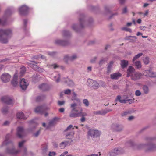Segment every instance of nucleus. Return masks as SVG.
<instances>
[{
  "label": "nucleus",
  "instance_id": "nucleus-8",
  "mask_svg": "<svg viewBox=\"0 0 156 156\" xmlns=\"http://www.w3.org/2000/svg\"><path fill=\"white\" fill-rule=\"evenodd\" d=\"M50 109L48 107L44 105L37 107L34 109V112L37 113L42 114L45 110H48Z\"/></svg>",
  "mask_w": 156,
  "mask_h": 156
},
{
  "label": "nucleus",
  "instance_id": "nucleus-60",
  "mask_svg": "<svg viewBox=\"0 0 156 156\" xmlns=\"http://www.w3.org/2000/svg\"><path fill=\"white\" fill-rule=\"evenodd\" d=\"M41 99H42V97L38 96L36 98V101H40Z\"/></svg>",
  "mask_w": 156,
  "mask_h": 156
},
{
  "label": "nucleus",
  "instance_id": "nucleus-35",
  "mask_svg": "<svg viewBox=\"0 0 156 156\" xmlns=\"http://www.w3.org/2000/svg\"><path fill=\"white\" fill-rule=\"evenodd\" d=\"M135 66H136L137 69H139L141 67V65L140 61H137L134 63Z\"/></svg>",
  "mask_w": 156,
  "mask_h": 156
},
{
  "label": "nucleus",
  "instance_id": "nucleus-30",
  "mask_svg": "<svg viewBox=\"0 0 156 156\" xmlns=\"http://www.w3.org/2000/svg\"><path fill=\"white\" fill-rule=\"evenodd\" d=\"M128 64V61L126 60H121L120 65L122 68H125L126 67Z\"/></svg>",
  "mask_w": 156,
  "mask_h": 156
},
{
  "label": "nucleus",
  "instance_id": "nucleus-27",
  "mask_svg": "<svg viewBox=\"0 0 156 156\" xmlns=\"http://www.w3.org/2000/svg\"><path fill=\"white\" fill-rule=\"evenodd\" d=\"M58 118H55L51 121L49 124V126H53L55 125L58 121Z\"/></svg>",
  "mask_w": 156,
  "mask_h": 156
},
{
  "label": "nucleus",
  "instance_id": "nucleus-12",
  "mask_svg": "<svg viewBox=\"0 0 156 156\" xmlns=\"http://www.w3.org/2000/svg\"><path fill=\"white\" fill-rule=\"evenodd\" d=\"M121 97L120 95H118L117 98L115 99V101H119L121 103H128L131 104L134 101L132 99H121Z\"/></svg>",
  "mask_w": 156,
  "mask_h": 156
},
{
  "label": "nucleus",
  "instance_id": "nucleus-45",
  "mask_svg": "<svg viewBox=\"0 0 156 156\" xmlns=\"http://www.w3.org/2000/svg\"><path fill=\"white\" fill-rule=\"evenodd\" d=\"M56 153L55 151H50L49 152L48 156H55Z\"/></svg>",
  "mask_w": 156,
  "mask_h": 156
},
{
  "label": "nucleus",
  "instance_id": "nucleus-18",
  "mask_svg": "<svg viewBox=\"0 0 156 156\" xmlns=\"http://www.w3.org/2000/svg\"><path fill=\"white\" fill-rule=\"evenodd\" d=\"M17 134L19 138H21L25 135V132L23 127H19L17 129Z\"/></svg>",
  "mask_w": 156,
  "mask_h": 156
},
{
  "label": "nucleus",
  "instance_id": "nucleus-13",
  "mask_svg": "<svg viewBox=\"0 0 156 156\" xmlns=\"http://www.w3.org/2000/svg\"><path fill=\"white\" fill-rule=\"evenodd\" d=\"M1 100L2 102L7 104H11L13 103L12 99L8 96H4L2 97Z\"/></svg>",
  "mask_w": 156,
  "mask_h": 156
},
{
  "label": "nucleus",
  "instance_id": "nucleus-9",
  "mask_svg": "<svg viewBox=\"0 0 156 156\" xmlns=\"http://www.w3.org/2000/svg\"><path fill=\"white\" fill-rule=\"evenodd\" d=\"M122 153V149L120 148H115L109 152L110 156H115Z\"/></svg>",
  "mask_w": 156,
  "mask_h": 156
},
{
  "label": "nucleus",
  "instance_id": "nucleus-4",
  "mask_svg": "<svg viewBox=\"0 0 156 156\" xmlns=\"http://www.w3.org/2000/svg\"><path fill=\"white\" fill-rule=\"evenodd\" d=\"M72 110L70 112L69 116L71 118H76L80 116L81 112H78V107H77V104L74 103L70 105Z\"/></svg>",
  "mask_w": 156,
  "mask_h": 156
},
{
  "label": "nucleus",
  "instance_id": "nucleus-3",
  "mask_svg": "<svg viewBox=\"0 0 156 156\" xmlns=\"http://www.w3.org/2000/svg\"><path fill=\"white\" fill-rule=\"evenodd\" d=\"M10 135L9 134H8L6 135L5 138V140L3 142L2 145H11L13 146V144L9 140V138L10 137ZM20 151H19L16 150H15L13 146H12V149L11 150H9V148H7L6 149V152L7 153L12 154H16L18 153Z\"/></svg>",
  "mask_w": 156,
  "mask_h": 156
},
{
  "label": "nucleus",
  "instance_id": "nucleus-40",
  "mask_svg": "<svg viewBox=\"0 0 156 156\" xmlns=\"http://www.w3.org/2000/svg\"><path fill=\"white\" fill-rule=\"evenodd\" d=\"M48 67L51 68L56 69L58 67V66L56 64H52L51 65H48Z\"/></svg>",
  "mask_w": 156,
  "mask_h": 156
},
{
  "label": "nucleus",
  "instance_id": "nucleus-63",
  "mask_svg": "<svg viewBox=\"0 0 156 156\" xmlns=\"http://www.w3.org/2000/svg\"><path fill=\"white\" fill-rule=\"evenodd\" d=\"M149 13V11L148 10H146L145 11V12L143 14L144 16H147Z\"/></svg>",
  "mask_w": 156,
  "mask_h": 156
},
{
  "label": "nucleus",
  "instance_id": "nucleus-33",
  "mask_svg": "<svg viewBox=\"0 0 156 156\" xmlns=\"http://www.w3.org/2000/svg\"><path fill=\"white\" fill-rule=\"evenodd\" d=\"M6 19L4 18L0 19V25H5L6 24Z\"/></svg>",
  "mask_w": 156,
  "mask_h": 156
},
{
  "label": "nucleus",
  "instance_id": "nucleus-14",
  "mask_svg": "<svg viewBox=\"0 0 156 156\" xmlns=\"http://www.w3.org/2000/svg\"><path fill=\"white\" fill-rule=\"evenodd\" d=\"M74 134L75 132L73 130L70 132H67L65 133V138L66 139L69 140H67L68 141L73 140V139L74 138Z\"/></svg>",
  "mask_w": 156,
  "mask_h": 156
},
{
  "label": "nucleus",
  "instance_id": "nucleus-54",
  "mask_svg": "<svg viewBox=\"0 0 156 156\" xmlns=\"http://www.w3.org/2000/svg\"><path fill=\"white\" fill-rule=\"evenodd\" d=\"M25 142V141L23 140L22 141L20 142L19 144V147H21L23 145V144Z\"/></svg>",
  "mask_w": 156,
  "mask_h": 156
},
{
  "label": "nucleus",
  "instance_id": "nucleus-25",
  "mask_svg": "<svg viewBox=\"0 0 156 156\" xmlns=\"http://www.w3.org/2000/svg\"><path fill=\"white\" fill-rule=\"evenodd\" d=\"M79 23L80 26L81 27L83 28L84 27L83 24H85L86 22L84 19V17L83 16H82L79 19Z\"/></svg>",
  "mask_w": 156,
  "mask_h": 156
},
{
  "label": "nucleus",
  "instance_id": "nucleus-56",
  "mask_svg": "<svg viewBox=\"0 0 156 156\" xmlns=\"http://www.w3.org/2000/svg\"><path fill=\"white\" fill-rule=\"evenodd\" d=\"M77 25L74 24L72 26V28L75 30H77Z\"/></svg>",
  "mask_w": 156,
  "mask_h": 156
},
{
  "label": "nucleus",
  "instance_id": "nucleus-39",
  "mask_svg": "<svg viewBox=\"0 0 156 156\" xmlns=\"http://www.w3.org/2000/svg\"><path fill=\"white\" fill-rule=\"evenodd\" d=\"M73 101H75L76 102V103L77 104V105H79V106L81 104V100L80 98H77L75 99H74Z\"/></svg>",
  "mask_w": 156,
  "mask_h": 156
},
{
  "label": "nucleus",
  "instance_id": "nucleus-59",
  "mask_svg": "<svg viewBox=\"0 0 156 156\" xmlns=\"http://www.w3.org/2000/svg\"><path fill=\"white\" fill-rule=\"evenodd\" d=\"M127 12V9L126 7H125L122 10V13L125 14Z\"/></svg>",
  "mask_w": 156,
  "mask_h": 156
},
{
  "label": "nucleus",
  "instance_id": "nucleus-44",
  "mask_svg": "<svg viewBox=\"0 0 156 156\" xmlns=\"http://www.w3.org/2000/svg\"><path fill=\"white\" fill-rule=\"evenodd\" d=\"M148 149L149 151H150L154 149L155 148V146L153 144H150L148 145Z\"/></svg>",
  "mask_w": 156,
  "mask_h": 156
},
{
  "label": "nucleus",
  "instance_id": "nucleus-34",
  "mask_svg": "<svg viewBox=\"0 0 156 156\" xmlns=\"http://www.w3.org/2000/svg\"><path fill=\"white\" fill-rule=\"evenodd\" d=\"M143 89L144 93L145 94H147L148 93L149 90L148 87L146 85H144L143 87Z\"/></svg>",
  "mask_w": 156,
  "mask_h": 156
},
{
  "label": "nucleus",
  "instance_id": "nucleus-21",
  "mask_svg": "<svg viewBox=\"0 0 156 156\" xmlns=\"http://www.w3.org/2000/svg\"><path fill=\"white\" fill-rule=\"evenodd\" d=\"M88 82H90L92 83L91 86L94 89H97L99 86V84L96 81H94L91 79H89L88 80Z\"/></svg>",
  "mask_w": 156,
  "mask_h": 156
},
{
  "label": "nucleus",
  "instance_id": "nucleus-50",
  "mask_svg": "<svg viewBox=\"0 0 156 156\" xmlns=\"http://www.w3.org/2000/svg\"><path fill=\"white\" fill-rule=\"evenodd\" d=\"M64 93L66 94H69L71 93V90L69 89H66L64 90Z\"/></svg>",
  "mask_w": 156,
  "mask_h": 156
},
{
  "label": "nucleus",
  "instance_id": "nucleus-42",
  "mask_svg": "<svg viewBox=\"0 0 156 156\" xmlns=\"http://www.w3.org/2000/svg\"><path fill=\"white\" fill-rule=\"evenodd\" d=\"M77 56L75 54L71 56H69V60L72 61L76 58Z\"/></svg>",
  "mask_w": 156,
  "mask_h": 156
},
{
  "label": "nucleus",
  "instance_id": "nucleus-41",
  "mask_svg": "<svg viewBox=\"0 0 156 156\" xmlns=\"http://www.w3.org/2000/svg\"><path fill=\"white\" fill-rule=\"evenodd\" d=\"M62 33L63 36L64 37H66L69 35V32L67 31H63Z\"/></svg>",
  "mask_w": 156,
  "mask_h": 156
},
{
  "label": "nucleus",
  "instance_id": "nucleus-46",
  "mask_svg": "<svg viewBox=\"0 0 156 156\" xmlns=\"http://www.w3.org/2000/svg\"><path fill=\"white\" fill-rule=\"evenodd\" d=\"M8 108L7 107H4L2 109V112L3 113L5 114L7 112Z\"/></svg>",
  "mask_w": 156,
  "mask_h": 156
},
{
  "label": "nucleus",
  "instance_id": "nucleus-62",
  "mask_svg": "<svg viewBox=\"0 0 156 156\" xmlns=\"http://www.w3.org/2000/svg\"><path fill=\"white\" fill-rule=\"evenodd\" d=\"M53 145L55 147H58V144L56 143L55 142H53Z\"/></svg>",
  "mask_w": 156,
  "mask_h": 156
},
{
  "label": "nucleus",
  "instance_id": "nucleus-53",
  "mask_svg": "<svg viewBox=\"0 0 156 156\" xmlns=\"http://www.w3.org/2000/svg\"><path fill=\"white\" fill-rule=\"evenodd\" d=\"M141 94L140 91L139 90H137L135 92V95L136 96H140Z\"/></svg>",
  "mask_w": 156,
  "mask_h": 156
},
{
  "label": "nucleus",
  "instance_id": "nucleus-47",
  "mask_svg": "<svg viewBox=\"0 0 156 156\" xmlns=\"http://www.w3.org/2000/svg\"><path fill=\"white\" fill-rule=\"evenodd\" d=\"M113 63V62L112 61H111L110 62L108 66V71H109L110 70V69L111 68Z\"/></svg>",
  "mask_w": 156,
  "mask_h": 156
},
{
  "label": "nucleus",
  "instance_id": "nucleus-24",
  "mask_svg": "<svg viewBox=\"0 0 156 156\" xmlns=\"http://www.w3.org/2000/svg\"><path fill=\"white\" fill-rule=\"evenodd\" d=\"M16 116L17 118L20 119L25 120L27 119V117L24 115V114L22 112H18Z\"/></svg>",
  "mask_w": 156,
  "mask_h": 156
},
{
  "label": "nucleus",
  "instance_id": "nucleus-61",
  "mask_svg": "<svg viewBox=\"0 0 156 156\" xmlns=\"http://www.w3.org/2000/svg\"><path fill=\"white\" fill-rule=\"evenodd\" d=\"M139 28L141 30H144L146 27L145 26H141Z\"/></svg>",
  "mask_w": 156,
  "mask_h": 156
},
{
  "label": "nucleus",
  "instance_id": "nucleus-32",
  "mask_svg": "<svg viewBox=\"0 0 156 156\" xmlns=\"http://www.w3.org/2000/svg\"><path fill=\"white\" fill-rule=\"evenodd\" d=\"M143 55V53H139L137 55H136L133 58V63H134V62L136 60L138 59L139 58L140 56H141Z\"/></svg>",
  "mask_w": 156,
  "mask_h": 156
},
{
  "label": "nucleus",
  "instance_id": "nucleus-55",
  "mask_svg": "<svg viewBox=\"0 0 156 156\" xmlns=\"http://www.w3.org/2000/svg\"><path fill=\"white\" fill-rule=\"evenodd\" d=\"M42 149L43 150H46L47 149V145L46 144H44L42 146Z\"/></svg>",
  "mask_w": 156,
  "mask_h": 156
},
{
  "label": "nucleus",
  "instance_id": "nucleus-58",
  "mask_svg": "<svg viewBox=\"0 0 156 156\" xmlns=\"http://www.w3.org/2000/svg\"><path fill=\"white\" fill-rule=\"evenodd\" d=\"M65 103V101H59L58 102V104L60 105H63Z\"/></svg>",
  "mask_w": 156,
  "mask_h": 156
},
{
  "label": "nucleus",
  "instance_id": "nucleus-28",
  "mask_svg": "<svg viewBox=\"0 0 156 156\" xmlns=\"http://www.w3.org/2000/svg\"><path fill=\"white\" fill-rule=\"evenodd\" d=\"M56 75H54L52 78V79L54 80L56 82L58 83L60 81V74L58 73H57Z\"/></svg>",
  "mask_w": 156,
  "mask_h": 156
},
{
  "label": "nucleus",
  "instance_id": "nucleus-22",
  "mask_svg": "<svg viewBox=\"0 0 156 156\" xmlns=\"http://www.w3.org/2000/svg\"><path fill=\"white\" fill-rule=\"evenodd\" d=\"M39 88L43 91L47 90L49 89V86L48 84L45 83H43L40 85L39 86Z\"/></svg>",
  "mask_w": 156,
  "mask_h": 156
},
{
  "label": "nucleus",
  "instance_id": "nucleus-19",
  "mask_svg": "<svg viewBox=\"0 0 156 156\" xmlns=\"http://www.w3.org/2000/svg\"><path fill=\"white\" fill-rule=\"evenodd\" d=\"M112 111V110L110 109H102L101 110L94 112V114L96 115H104L108 112Z\"/></svg>",
  "mask_w": 156,
  "mask_h": 156
},
{
  "label": "nucleus",
  "instance_id": "nucleus-29",
  "mask_svg": "<svg viewBox=\"0 0 156 156\" xmlns=\"http://www.w3.org/2000/svg\"><path fill=\"white\" fill-rule=\"evenodd\" d=\"M64 81L65 83H67L68 86L70 87L73 86L74 84L73 82L68 78H66V80H64Z\"/></svg>",
  "mask_w": 156,
  "mask_h": 156
},
{
  "label": "nucleus",
  "instance_id": "nucleus-6",
  "mask_svg": "<svg viewBox=\"0 0 156 156\" xmlns=\"http://www.w3.org/2000/svg\"><path fill=\"white\" fill-rule=\"evenodd\" d=\"M73 143V140H71L70 141L65 140L60 143L59 144V146L60 148L63 149L66 147L70 146Z\"/></svg>",
  "mask_w": 156,
  "mask_h": 156
},
{
  "label": "nucleus",
  "instance_id": "nucleus-52",
  "mask_svg": "<svg viewBox=\"0 0 156 156\" xmlns=\"http://www.w3.org/2000/svg\"><path fill=\"white\" fill-rule=\"evenodd\" d=\"M40 132V130L37 131L35 133H34L33 136L35 137H37L39 134Z\"/></svg>",
  "mask_w": 156,
  "mask_h": 156
},
{
  "label": "nucleus",
  "instance_id": "nucleus-38",
  "mask_svg": "<svg viewBox=\"0 0 156 156\" xmlns=\"http://www.w3.org/2000/svg\"><path fill=\"white\" fill-rule=\"evenodd\" d=\"M121 30H125L126 31L129 32L130 33H131L132 31L130 28H128L127 27H124L121 28Z\"/></svg>",
  "mask_w": 156,
  "mask_h": 156
},
{
  "label": "nucleus",
  "instance_id": "nucleus-16",
  "mask_svg": "<svg viewBox=\"0 0 156 156\" xmlns=\"http://www.w3.org/2000/svg\"><path fill=\"white\" fill-rule=\"evenodd\" d=\"M111 128L114 131L119 132L122 130L123 127L121 125L114 124L112 125Z\"/></svg>",
  "mask_w": 156,
  "mask_h": 156
},
{
  "label": "nucleus",
  "instance_id": "nucleus-10",
  "mask_svg": "<svg viewBox=\"0 0 156 156\" xmlns=\"http://www.w3.org/2000/svg\"><path fill=\"white\" fill-rule=\"evenodd\" d=\"M29 8L25 5H23L19 7V9L20 13L22 15L27 14L29 11Z\"/></svg>",
  "mask_w": 156,
  "mask_h": 156
},
{
  "label": "nucleus",
  "instance_id": "nucleus-48",
  "mask_svg": "<svg viewBox=\"0 0 156 156\" xmlns=\"http://www.w3.org/2000/svg\"><path fill=\"white\" fill-rule=\"evenodd\" d=\"M72 129V130H73V129H74V128L73 127V126L72 125H70L67 127L65 131L66 132L68 130H70V129Z\"/></svg>",
  "mask_w": 156,
  "mask_h": 156
},
{
  "label": "nucleus",
  "instance_id": "nucleus-51",
  "mask_svg": "<svg viewBox=\"0 0 156 156\" xmlns=\"http://www.w3.org/2000/svg\"><path fill=\"white\" fill-rule=\"evenodd\" d=\"M73 96L72 98V101H74V99H75L76 98H77V95L75 92H73Z\"/></svg>",
  "mask_w": 156,
  "mask_h": 156
},
{
  "label": "nucleus",
  "instance_id": "nucleus-36",
  "mask_svg": "<svg viewBox=\"0 0 156 156\" xmlns=\"http://www.w3.org/2000/svg\"><path fill=\"white\" fill-rule=\"evenodd\" d=\"M83 103L86 107H88L89 105V103L87 99H84L83 100Z\"/></svg>",
  "mask_w": 156,
  "mask_h": 156
},
{
  "label": "nucleus",
  "instance_id": "nucleus-49",
  "mask_svg": "<svg viewBox=\"0 0 156 156\" xmlns=\"http://www.w3.org/2000/svg\"><path fill=\"white\" fill-rule=\"evenodd\" d=\"M69 56L68 55H66L64 56V60L66 62H67L69 60Z\"/></svg>",
  "mask_w": 156,
  "mask_h": 156
},
{
  "label": "nucleus",
  "instance_id": "nucleus-11",
  "mask_svg": "<svg viewBox=\"0 0 156 156\" xmlns=\"http://www.w3.org/2000/svg\"><path fill=\"white\" fill-rule=\"evenodd\" d=\"M29 83L27 80L23 78L20 81V85L21 89L23 90H25L29 85Z\"/></svg>",
  "mask_w": 156,
  "mask_h": 156
},
{
  "label": "nucleus",
  "instance_id": "nucleus-2",
  "mask_svg": "<svg viewBox=\"0 0 156 156\" xmlns=\"http://www.w3.org/2000/svg\"><path fill=\"white\" fill-rule=\"evenodd\" d=\"M135 69L133 67L129 66L127 70V76H130L132 80L135 81L141 78L143 75L141 73L135 72Z\"/></svg>",
  "mask_w": 156,
  "mask_h": 156
},
{
  "label": "nucleus",
  "instance_id": "nucleus-57",
  "mask_svg": "<svg viewBox=\"0 0 156 156\" xmlns=\"http://www.w3.org/2000/svg\"><path fill=\"white\" fill-rule=\"evenodd\" d=\"M129 112H127V111L124 112L122 113L121 115L122 116H125L127 115V114H129Z\"/></svg>",
  "mask_w": 156,
  "mask_h": 156
},
{
  "label": "nucleus",
  "instance_id": "nucleus-17",
  "mask_svg": "<svg viewBox=\"0 0 156 156\" xmlns=\"http://www.w3.org/2000/svg\"><path fill=\"white\" fill-rule=\"evenodd\" d=\"M11 78V76L8 73H4L1 76V79L5 83L9 81Z\"/></svg>",
  "mask_w": 156,
  "mask_h": 156
},
{
  "label": "nucleus",
  "instance_id": "nucleus-43",
  "mask_svg": "<svg viewBox=\"0 0 156 156\" xmlns=\"http://www.w3.org/2000/svg\"><path fill=\"white\" fill-rule=\"evenodd\" d=\"M143 61L145 64L147 65L149 63V58L148 57H146L143 59Z\"/></svg>",
  "mask_w": 156,
  "mask_h": 156
},
{
  "label": "nucleus",
  "instance_id": "nucleus-7",
  "mask_svg": "<svg viewBox=\"0 0 156 156\" xmlns=\"http://www.w3.org/2000/svg\"><path fill=\"white\" fill-rule=\"evenodd\" d=\"M31 63L29 64V66L31 67L33 69L36 71H38L40 72H43L44 69L38 67L36 64L37 63L34 61H32L31 62Z\"/></svg>",
  "mask_w": 156,
  "mask_h": 156
},
{
  "label": "nucleus",
  "instance_id": "nucleus-37",
  "mask_svg": "<svg viewBox=\"0 0 156 156\" xmlns=\"http://www.w3.org/2000/svg\"><path fill=\"white\" fill-rule=\"evenodd\" d=\"M26 70V68L24 67L23 66L22 67L20 68V75L22 76L23 75L24 73Z\"/></svg>",
  "mask_w": 156,
  "mask_h": 156
},
{
  "label": "nucleus",
  "instance_id": "nucleus-1",
  "mask_svg": "<svg viewBox=\"0 0 156 156\" xmlns=\"http://www.w3.org/2000/svg\"><path fill=\"white\" fill-rule=\"evenodd\" d=\"M12 34L10 29H0V42L2 43H7L8 39Z\"/></svg>",
  "mask_w": 156,
  "mask_h": 156
},
{
  "label": "nucleus",
  "instance_id": "nucleus-31",
  "mask_svg": "<svg viewBox=\"0 0 156 156\" xmlns=\"http://www.w3.org/2000/svg\"><path fill=\"white\" fill-rule=\"evenodd\" d=\"M78 108L79 110L80 111L79 112H81V114L80 116H82L84 117L87 115V113L85 112H82V108L81 107H78Z\"/></svg>",
  "mask_w": 156,
  "mask_h": 156
},
{
  "label": "nucleus",
  "instance_id": "nucleus-20",
  "mask_svg": "<svg viewBox=\"0 0 156 156\" xmlns=\"http://www.w3.org/2000/svg\"><path fill=\"white\" fill-rule=\"evenodd\" d=\"M55 43L57 45L65 46L68 44V41H64L57 39L55 41Z\"/></svg>",
  "mask_w": 156,
  "mask_h": 156
},
{
  "label": "nucleus",
  "instance_id": "nucleus-26",
  "mask_svg": "<svg viewBox=\"0 0 156 156\" xmlns=\"http://www.w3.org/2000/svg\"><path fill=\"white\" fill-rule=\"evenodd\" d=\"M17 78V75L16 74H15L13 79L11 82L12 84L14 86H16L18 83Z\"/></svg>",
  "mask_w": 156,
  "mask_h": 156
},
{
  "label": "nucleus",
  "instance_id": "nucleus-5",
  "mask_svg": "<svg viewBox=\"0 0 156 156\" xmlns=\"http://www.w3.org/2000/svg\"><path fill=\"white\" fill-rule=\"evenodd\" d=\"M101 134V132L97 129H90L87 132L88 137H91L92 139H94L99 137Z\"/></svg>",
  "mask_w": 156,
  "mask_h": 156
},
{
  "label": "nucleus",
  "instance_id": "nucleus-15",
  "mask_svg": "<svg viewBox=\"0 0 156 156\" xmlns=\"http://www.w3.org/2000/svg\"><path fill=\"white\" fill-rule=\"evenodd\" d=\"M144 76L151 77H156V74L150 70H147L143 71Z\"/></svg>",
  "mask_w": 156,
  "mask_h": 156
},
{
  "label": "nucleus",
  "instance_id": "nucleus-64",
  "mask_svg": "<svg viewBox=\"0 0 156 156\" xmlns=\"http://www.w3.org/2000/svg\"><path fill=\"white\" fill-rule=\"evenodd\" d=\"M80 120L81 122H83L85 121V118L84 117H82V118L80 119Z\"/></svg>",
  "mask_w": 156,
  "mask_h": 156
},
{
  "label": "nucleus",
  "instance_id": "nucleus-23",
  "mask_svg": "<svg viewBox=\"0 0 156 156\" xmlns=\"http://www.w3.org/2000/svg\"><path fill=\"white\" fill-rule=\"evenodd\" d=\"M121 76L119 73H115L111 74V77L113 79H117Z\"/></svg>",
  "mask_w": 156,
  "mask_h": 156
}]
</instances>
